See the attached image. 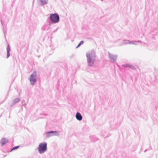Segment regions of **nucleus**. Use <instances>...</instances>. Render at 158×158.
Masks as SVG:
<instances>
[{"mask_svg": "<svg viewBox=\"0 0 158 158\" xmlns=\"http://www.w3.org/2000/svg\"><path fill=\"white\" fill-rule=\"evenodd\" d=\"M90 138V140L92 142H95L96 141H98V139L96 137V136L95 135L94 136H89Z\"/></svg>", "mask_w": 158, "mask_h": 158, "instance_id": "13", "label": "nucleus"}, {"mask_svg": "<svg viewBox=\"0 0 158 158\" xmlns=\"http://www.w3.org/2000/svg\"><path fill=\"white\" fill-rule=\"evenodd\" d=\"M112 122H111V123H110V124H112Z\"/></svg>", "mask_w": 158, "mask_h": 158, "instance_id": "27", "label": "nucleus"}, {"mask_svg": "<svg viewBox=\"0 0 158 158\" xmlns=\"http://www.w3.org/2000/svg\"><path fill=\"white\" fill-rule=\"evenodd\" d=\"M121 123V122H119V123H115V125L117 126H119L120 125Z\"/></svg>", "mask_w": 158, "mask_h": 158, "instance_id": "19", "label": "nucleus"}, {"mask_svg": "<svg viewBox=\"0 0 158 158\" xmlns=\"http://www.w3.org/2000/svg\"><path fill=\"white\" fill-rule=\"evenodd\" d=\"M3 33H4V34L5 37H6V34H5L6 32H5V30H4V28L3 27Z\"/></svg>", "mask_w": 158, "mask_h": 158, "instance_id": "21", "label": "nucleus"}, {"mask_svg": "<svg viewBox=\"0 0 158 158\" xmlns=\"http://www.w3.org/2000/svg\"><path fill=\"white\" fill-rule=\"evenodd\" d=\"M123 44H134L135 45H137V43L138 42L141 43V41L139 40L137 41H130L129 40H123Z\"/></svg>", "mask_w": 158, "mask_h": 158, "instance_id": "7", "label": "nucleus"}, {"mask_svg": "<svg viewBox=\"0 0 158 158\" xmlns=\"http://www.w3.org/2000/svg\"><path fill=\"white\" fill-rule=\"evenodd\" d=\"M148 149H145L144 151V152H145L147 151V150H148Z\"/></svg>", "mask_w": 158, "mask_h": 158, "instance_id": "24", "label": "nucleus"}, {"mask_svg": "<svg viewBox=\"0 0 158 158\" xmlns=\"http://www.w3.org/2000/svg\"><path fill=\"white\" fill-rule=\"evenodd\" d=\"M8 142V140L5 138H2L0 141L1 145L2 146H3L5 144Z\"/></svg>", "mask_w": 158, "mask_h": 158, "instance_id": "11", "label": "nucleus"}, {"mask_svg": "<svg viewBox=\"0 0 158 158\" xmlns=\"http://www.w3.org/2000/svg\"><path fill=\"white\" fill-rule=\"evenodd\" d=\"M122 66L126 68H129V66H130V65L128 64H126L122 65Z\"/></svg>", "mask_w": 158, "mask_h": 158, "instance_id": "17", "label": "nucleus"}, {"mask_svg": "<svg viewBox=\"0 0 158 158\" xmlns=\"http://www.w3.org/2000/svg\"><path fill=\"white\" fill-rule=\"evenodd\" d=\"M60 21V17L57 13L51 14L47 19V22L49 25L58 23Z\"/></svg>", "mask_w": 158, "mask_h": 158, "instance_id": "2", "label": "nucleus"}, {"mask_svg": "<svg viewBox=\"0 0 158 158\" xmlns=\"http://www.w3.org/2000/svg\"><path fill=\"white\" fill-rule=\"evenodd\" d=\"M38 3L41 6L47 4L48 0H37Z\"/></svg>", "mask_w": 158, "mask_h": 158, "instance_id": "9", "label": "nucleus"}, {"mask_svg": "<svg viewBox=\"0 0 158 158\" xmlns=\"http://www.w3.org/2000/svg\"><path fill=\"white\" fill-rule=\"evenodd\" d=\"M84 43V41L83 40L81 41L78 44V45L76 47V48H77L79 47L82 44Z\"/></svg>", "mask_w": 158, "mask_h": 158, "instance_id": "16", "label": "nucleus"}, {"mask_svg": "<svg viewBox=\"0 0 158 158\" xmlns=\"http://www.w3.org/2000/svg\"><path fill=\"white\" fill-rule=\"evenodd\" d=\"M22 105L24 106V107L26 108V106L27 105V103L25 102L23 104H22Z\"/></svg>", "mask_w": 158, "mask_h": 158, "instance_id": "20", "label": "nucleus"}, {"mask_svg": "<svg viewBox=\"0 0 158 158\" xmlns=\"http://www.w3.org/2000/svg\"><path fill=\"white\" fill-rule=\"evenodd\" d=\"M86 56L88 66H93L95 61L96 58V54L94 49L87 52Z\"/></svg>", "mask_w": 158, "mask_h": 158, "instance_id": "1", "label": "nucleus"}, {"mask_svg": "<svg viewBox=\"0 0 158 158\" xmlns=\"http://www.w3.org/2000/svg\"><path fill=\"white\" fill-rule=\"evenodd\" d=\"M47 143L46 142L40 143L38 147L39 152L40 154H42L45 152L47 149Z\"/></svg>", "mask_w": 158, "mask_h": 158, "instance_id": "3", "label": "nucleus"}, {"mask_svg": "<svg viewBox=\"0 0 158 158\" xmlns=\"http://www.w3.org/2000/svg\"><path fill=\"white\" fill-rule=\"evenodd\" d=\"M129 68H130L133 70H134L135 69V67L134 66L132 65H130V66H129Z\"/></svg>", "mask_w": 158, "mask_h": 158, "instance_id": "18", "label": "nucleus"}, {"mask_svg": "<svg viewBox=\"0 0 158 158\" xmlns=\"http://www.w3.org/2000/svg\"><path fill=\"white\" fill-rule=\"evenodd\" d=\"M20 147V146H15L14 147L12 148L10 151H9V152H12V151H13V150H16V149H18L19 147Z\"/></svg>", "mask_w": 158, "mask_h": 158, "instance_id": "15", "label": "nucleus"}, {"mask_svg": "<svg viewBox=\"0 0 158 158\" xmlns=\"http://www.w3.org/2000/svg\"><path fill=\"white\" fill-rule=\"evenodd\" d=\"M102 135L103 136H104V134H102Z\"/></svg>", "mask_w": 158, "mask_h": 158, "instance_id": "26", "label": "nucleus"}, {"mask_svg": "<svg viewBox=\"0 0 158 158\" xmlns=\"http://www.w3.org/2000/svg\"><path fill=\"white\" fill-rule=\"evenodd\" d=\"M37 75L36 71H34L33 73L30 75L29 79L32 85H34L37 81V79L36 78Z\"/></svg>", "mask_w": 158, "mask_h": 158, "instance_id": "4", "label": "nucleus"}, {"mask_svg": "<svg viewBox=\"0 0 158 158\" xmlns=\"http://www.w3.org/2000/svg\"><path fill=\"white\" fill-rule=\"evenodd\" d=\"M108 137V136H106L105 137V138H106V137Z\"/></svg>", "mask_w": 158, "mask_h": 158, "instance_id": "28", "label": "nucleus"}, {"mask_svg": "<svg viewBox=\"0 0 158 158\" xmlns=\"http://www.w3.org/2000/svg\"><path fill=\"white\" fill-rule=\"evenodd\" d=\"M46 137L48 138L52 136H58L60 134L59 132L56 131H48L46 132Z\"/></svg>", "mask_w": 158, "mask_h": 158, "instance_id": "5", "label": "nucleus"}, {"mask_svg": "<svg viewBox=\"0 0 158 158\" xmlns=\"http://www.w3.org/2000/svg\"><path fill=\"white\" fill-rule=\"evenodd\" d=\"M21 98H15L13 100L12 102H11L10 105V107H12L16 103L19 102Z\"/></svg>", "mask_w": 158, "mask_h": 158, "instance_id": "8", "label": "nucleus"}, {"mask_svg": "<svg viewBox=\"0 0 158 158\" xmlns=\"http://www.w3.org/2000/svg\"><path fill=\"white\" fill-rule=\"evenodd\" d=\"M10 46L8 44L6 48V58H8L10 56Z\"/></svg>", "mask_w": 158, "mask_h": 158, "instance_id": "12", "label": "nucleus"}, {"mask_svg": "<svg viewBox=\"0 0 158 158\" xmlns=\"http://www.w3.org/2000/svg\"><path fill=\"white\" fill-rule=\"evenodd\" d=\"M25 102V101L24 100H22V104H23Z\"/></svg>", "mask_w": 158, "mask_h": 158, "instance_id": "22", "label": "nucleus"}, {"mask_svg": "<svg viewBox=\"0 0 158 158\" xmlns=\"http://www.w3.org/2000/svg\"><path fill=\"white\" fill-rule=\"evenodd\" d=\"M77 119L79 121H81L82 119V116L79 112H77L75 115Z\"/></svg>", "mask_w": 158, "mask_h": 158, "instance_id": "10", "label": "nucleus"}, {"mask_svg": "<svg viewBox=\"0 0 158 158\" xmlns=\"http://www.w3.org/2000/svg\"><path fill=\"white\" fill-rule=\"evenodd\" d=\"M108 54L110 61L113 63L115 62L117 60V55L111 54L109 52H108Z\"/></svg>", "mask_w": 158, "mask_h": 158, "instance_id": "6", "label": "nucleus"}, {"mask_svg": "<svg viewBox=\"0 0 158 158\" xmlns=\"http://www.w3.org/2000/svg\"><path fill=\"white\" fill-rule=\"evenodd\" d=\"M57 30V29H56V30H55L54 31V32H55V31H56Z\"/></svg>", "mask_w": 158, "mask_h": 158, "instance_id": "25", "label": "nucleus"}, {"mask_svg": "<svg viewBox=\"0 0 158 158\" xmlns=\"http://www.w3.org/2000/svg\"><path fill=\"white\" fill-rule=\"evenodd\" d=\"M1 24H2V25L3 26V22L1 20Z\"/></svg>", "mask_w": 158, "mask_h": 158, "instance_id": "23", "label": "nucleus"}, {"mask_svg": "<svg viewBox=\"0 0 158 158\" xmlns=\"http://www.w3.org/2000/svg\"><path fill=\"white\" fill-rule=\"evenodd\" d=\"M51 25H49L48 24H45L43 26L42 29L44 31H47L48 30L50 27Z\"/></svg>", "mask_w": 158, "mask_h": 158, "instance_id": "14", "label": "nucleus"}]
</instances>
